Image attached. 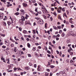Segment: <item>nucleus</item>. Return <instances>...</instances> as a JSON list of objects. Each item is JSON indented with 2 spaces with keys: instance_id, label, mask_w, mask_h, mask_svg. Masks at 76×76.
I'll return each instance as SVG.
<instances>
[{
  "instance_id": "nucleus-12",
  "label": "nucleus",
  "mask_w": 76,
  "mask_h": 76,
  "mask_svg": "<svg viewBox=\"0 0 76 76\" xmlns=\"http://www.w3.org/2000/svg\"><path fill=\"white\" fill-rule=\"evenodd\" d=\"M7 24L8 25V26H9L10 25H11V24H12V23H11V22H10L9 21H8L7 22Z\"/></svg>"
},
{
  "instance_id": "nucleus-46",
  "label": "nucleus",
  "mask_w": 76,
  "mask_h": 76,
  "mask_svg": "<svg viewBox=\"0 0 76 76\" xmlns=\"http://www.w3.org/2000/svg\"><path fill=\"white\" fill-rule=\"evenodd\" d=\"M51 68H54V66L53 65H51L50 66Z\"/></svg>"
},
{
  "instance_id": "nucleus-52",
  "label": "nucleus",
  "mask_w": 76,
  "mask_h": 76,
  "mask_svg": "<svg viewBox=\"0 0 76 76\" xmlns=\"http://www.w3.org/2000/svg\"><path fill=\"white\" fill-rule=\"evenodd\" d=\"M34 67L35 68H36L37 67V65L36 64H35L34 65Z\"/></svg>"
},
{
  "instance_id": "nucleus-38",
  "label": "nucleus",
  "mask_w": 76,
  "mask_h": 76,
  "mask_svg": "<svg viewBox=\"0 0 76 76\" xmlns=\"http://www.w3.org/2000/svg\"><path fill=\"white\" fill-rule=\"evenodd\" d=\"M64 33H63L61 34V37H63L64 36Z\"/></svg>"
},
{
  "instance_id": "nucleus-43",
  "label": "nucleus",
  "mask_w": 76,
  "mask_h": 76,
  "mask_svg": "<svg viewBox=\"0 0 76 76\" xmlns=\"http://www.w3.org/2000/svg\"><path fill=\"white\" fill-rule=\"evenodd\" d=\"M69 50H71V51H73V49H72V48H71L70 47L69 48Z\"/></svg>"
},
{
  "instance_id": "nucleus-26",
  "label": "nucleus",
  "mask_w": 76,
  "mask_h": 76,
  "mask_svg": "<svg viewBox=\"0 0 76 76\" xmlns=\"http://www.w3.org/2000/svg\"><path fill=\"white\" fill-rule=\"evenodd\" d=\"M49 74L48 72H46L45 73V75L46 76H48Z\"/></svg>"
},
{
  "instance_id": "nucleus-13",
  "label": "nucleus",
  "mask_w": 76,
  "mask_h": 76,
  "mask_svg": "<svg viewBox=\"0 0 76 76\" xmlns=\"http://www.w3.org/2000/svg\"><path fill=\"white\" fill-rule=\"evenodd\" d=\"M27 45V47H28V48H30V47H31V45H30V44H29V43H28Z\"/></svg>"
},
{
  "instance_id": "nucleus-3",
  "label": "nucleus",
  "mask_w": 76,
  "mask_h": 76,
  "mask_svg": "<svg viewBox=\"0 0 76 76\" xmlns=\"http://www.w3.org/2000/svg\"><path fill=\"white\" fill-rule=\"evenodd\" d=\"M22 4L23 7H27L28 6V4L26 3H23Z\"/></svg>"
},
{
  "instance_id": "nucleus-59",
  "label": "nucleus",
  "mask_w": 76,
  "mask_h": 76,
  "mask_svg": "<svg viewBox=\"0 0 76 76\" xmlns=\"http://www.w3.org/2000/svg\"><path fill=\"white\" fill-rule=\"evenodd\" d=\"M66 13H67V15H69V11H68V10L66 11Z\"/></svg>"
},
{
  "instance_id": "nucleus-50",
  "label": "nucleus",
  "mask_w": 76,
  "mask_h": 76,
  "mask_svg": "<svg viewBox=\"0 0 76 76\" xmlns=\"http://www.w3.org/2000/svg\"><path fill=\"white\" fill-rule=\"evenodd\" d=\"M1 35L2 37H5V35L4 34H1Z\"/></svg>"
},
{
  "instance_id": "nucleus-33",
  "label": "nucleus",
  "mask_w": 76,
  "mask_h": 76,
  "mask_svg": "<svg viewBox=\"0 0 76 76\" xmlns=\"http://www.w3.org/2000/svg\"><path fill=\"white\" fill-rule=\"evenodd\" d=\"M33 38H34V39H35V38H36V35H33Z\"/></svg>"
},
{
  "instance_id": "nucleus-17",
  "label": "nucleus",
  "mask_w": 76,
  "mask_h": 76,
  "mask_svg": "<svg viewBox=\"0 0 76 76\" xmlns=\"http://www.w3.org/2000/svg\"><path fill=\"white\" fill-rule=\"evenodd\" d=\"M30 68L29 67H25V69L26 70H29Z\"/></svg>"
},
{
  "instance_id": "nucleus-44",
  "label": "nucleus",
  "mask_w": 76,
  "mask_h": 76,
  "mask_svg": "<svg viewBox=\"0 0 76 76\" xmlns=\"http://www.w3.org/2000/svg\"><path fill=\"white\" fill-rule=\"evenodd\" d=\"M18 68H17L15 67L14 69V70H18Z\"/></svg>"
},
{
  "instance_id": "nucleus-57",
  "label": "nucleus",
  "mask_w": 76,
  "mask_h": 76,
  "mask_svg": "<svg viewBox=\"0 0 76 76\" xmlns=\"http://www.w3.org/2000/svg\"><path fill=\"white\" fill-rule=\"evenodd\" d=\"M71 50H70V49H68V53H70V51H71Z\"/></svg>"
},
{
  "instance_id": "nucleus-1",
  "label": "nucleus",
  "mask_w": 76,
  "mask_h": 76,
  "mask_svg": "<svg viewBox=\"0 0 76 76\" xmlns=\"http://www.w3.org/2000/svg\"><path fill=\"white\" fill-rule=\"evenodd\" d=\"M37 22L38 23H39V24H40V25H42L44 23V21L42 20H37Z\"/></svg>"
},
{
  "instance_id": "nucleus-42",
  "label": "nucleus",
  "mask_w": 76,
  "mask_h": 76,
  "mask_svg": "<svg viewBox=\"0 0 76 76\" xmlns=\"http://www.w3.org/2000/svg\"><path fill=\"white\" fill-rule=\"evenodd\" d=\"M58 19H60V20H61V17L60 16H58Z\"/></svg>"
},
{
  "instance_id": "nucleus-39",
  "label": "nucleus",
  "mask_w": 76,
  "mask_h": 76,
  "mask_svg": "<svg viewBox=\"0 0 76 76\" xmlns=\"http://www.w3.org/2000/svg\"><path fill=\"white\" fill-rule=\"evenodd\" d=\"M47 53H48L49 54H51V52H50V51L48 50L47 51Z\"/></svg>"
},
{
  "instance_id": "nucleus-4",
  "label": "nucleus",
  "mask_w": 76,
  "mask_h": 76,
  "mask_svg": "<svg viewBox=\"0 0 76 76\" xmlns=\"http://www.w3.org/2000/svg\"><path fill=\"white\" fill-rule=\"evenodd\" d=\"M20 11L21 12V14H22L23 15L25 14V11L24 10H20Z\"/></svg>"
},
{
  "instance_id": "nucleus-16",
  "label": "nucleus",
  "mask_w": 76,
  "mask_h": 76,
  "mask_svg": "<svg viewBox=\"0 0 76 76\" xmlns=\"http://www.w3.org/2000/svg\"><path fill=\"white\" fill-rule=\"evenodd\" d=\"M23 34H27V31L25 30H24L23 31Z\"/></svg>"
},
{
  "instance_id": "nucleus-19",
  "label": "nucleus",
  "mask_w": 76,
  "mask_h": 76,
  "mask_svg": "<svg viewBox=\"0 0 76 76\" xmlns=\"http://www.w3.org/2000/svg\"><path fill=\"white\" fill-rule=\"evenodd\" d=\"M47 25H48V24H47V23H46L45 24V28H47Z\"/></svg>"
},
{
  "instance_id": "nucleus-8",
  "label": "nucleus",
  "mask_w": 76,
  "mask_h": 76,
  "mask_svg": "<svg viewBox=\"0 0 76 76\" xmlns=\"http://www.w3.org/2000/svg\"><path fill=\"white\" fill-rule=\"evenodd\" d=\"M1 1L2 2H3V3H4V4H6V3H5V2H6L7 1L6 0H1Z\"/></svg>"
},
{
  "instance_id": "nucleus-64",
  "label": "nucleus",
  "mask_w": 76,
  "mask_h": 76,
  "mask_svg": "<svg viewBox=\"0 0 76 76\" xmlns=\"http://www.w3.org/2000/svg\"><path fill=\"white\" fill-rule=\"evenodd\" d=\"M29 65L30 66H32V63H29Z\"/></svg>"
},
{
  "instance_id": "nucleus-18",
  "label": "nucleus",
  "mask_w": 76,
  "mask_h": 76,
  "mask_svg": "<svg viewBox=\"0 0 76 76\" xmlns=\"http://www.w3.org/2000/svg\"><path fill=\"white\" fill-rule=\"evenodd\" d=\"M42 16L45 19H47V18H46V16H45V15H43Z\"/></svg>"
},
{
  "instance_id": "nucleus-25",
  "label": "nucleus",
  "mask_w": 76,
  "mask_h": 76,
  "mask_svg": "<svg viewBox=\"0 0 76 76\" xmlns=\"http://www.w3.org/2000/svg\"><path fill=\"white\" fill-rule=\"evenodd\" d=\"M57 28L58 29H61V26H57Z\"/></svg>"
},
{
  "instance_id": "nucleus-30",
  "label": "nucleus",
  "mask_w": 76,
  "mask_h": 76,
  "mask_svg": "<svg viewBox=\"0 0 76 76\" xmlns=\"http://www.w3.org/2000/svg\"><path fill=\"white\" fill-rule=\"evenodd\" d=\"M6 61H8V62L9 61H10L9 58H8V59H6Z\"/></svg>"
},
{
  "instance_id": "nucleus-5",
  "label": "nucleus",
  "mask_w": 76,
  "mask_h": 76,
  "mask_svg": "<svg viewBox=\"0 0 76 76\" xmlns=\"http://www.w3.org/2000/svg\"><path fill=\"white\" fill-rule=\"evenodd\" d=\"M68 34L69 35H74V32L73 31H70L69 32Z\"/></svg>"
},
{
  "instance_id": "nucleus-22",
  "label": "nucleus",
  "mask_w": 76,
  "mask_h": 76,
  "mask_svg": "<svg viewBox=\"0 0 76 76\" xmlns=\"http://www.w3.org/2000/svg\"><path fill=\"white\" fill-rule=\"evenodd\" d=\"M20 13H19V12H17L16 13H15V15H19Z\"/></svg>"
},
{
  "instance_id": "nucleus-54",
  "label": "nucleus",
  "mask_w": 76,
  "mask_h": 76,
  "mask_svg": "<svg viewBox=\"0 0 76 76\" xmlns=\"http://www.w3.org/2000/svg\"><path fill=\"white\" fill-rule=\"evenodd\" d=\"M64 24H62L61 25V28H63V27H64Z\"/></svg>"
},
{
  "instance_id": "nucleus-61",
  "label": "nucleus",
  "mask_w": 76,
  "mask_h": 76,
  "mask_svg": "<svg viewBox=\"0 0 76 76\" xmlns=\"http://www.w3.org/2000/svg\"><path fill=\"white\" fill-rule=\"evenodd\" d=\"M53 44H56V42L55 41L53 40Z\"/></svg>"
},
{
  "instance_id": "nucleus-6",
  "label": "nucleus",
  "mask_w": 76,
  "mask_h": 76,
  "mask_svg": "<svg viewBox=\"0 0 76 76\" xmlns=\"http://www.w3.org/2000/svg\"><path fill=\"white\" fill-rule=\"evenodd\" d=\"M21 20H22V21H24V20H25V18L24 16H22L21 17Z\"/></svg>"
},
{
  "instance_id": "nucleus-62",
  "label": "nucleus",
  "mask_w": 76,
  "mask_h": 76,
  "mask_svg": "<svg viewBox=\"0 0 76 76\" xmlns=\"http://www.w3.org/2000/svg\"><path fill=\"white\" fill-rule=\"evenodd\" d=\"M76 57H74L72 59L73 60H75L76 59Z\"/></svg>"
},
{
  "instance_id": "nucleus-29",
  "label": "nucleus",
  "mask_w": 76,
  "mask_h": 76,
  "mask_svg": "<svg viewBox=\"0 0 76 76\" xmlns=\"http://www.w3.org/2000/svg\"><path fill=\"white\" fill-rule=\"evenodd\" d=\"M18 29L20 31H22V28L21 27H19Z\"/></svg>"
},
{
  "instance_id": "nucleus-7",
  "label": "nucleus",
  "mask_w": 76,
  "mask_h": 76,
  "mask_svg": "<svg viewBox=\"0 0 76 76\" xmlns=\"http://www.w3.org/2000/svg\"><path fill=\"white\" fill-rule=\"evenodd\" d=\"M72 20H73V19H72V18H70L69 19V22L71 23H73V22L72 21Z\"/></svg>"
},
{
  "instance_id": "nucleus-35",
  "label": "nucleus",
  "mask_w": 76,
  "mask_h": 76,
  "mask_svg": "<svg viewBox=\"0 0 76 76\" xmlns=\"http://www.w3.org/2000/svg\"><path fill=\"white\" fill-rule=\"evenodd\" d=\"M1 60H4V58H3V57H2L1 58Z\"/></svg>"
},
{
  "instance_id": "nucleus-28",
  "label": "nucleus",
  "mask_w": 76,
  "mask_h": 76,
  "mask_svg": "<svg viewBox=\"0 0 76 76\" xmlns=\"http://www.w3.org/2000/svg\"><path fill=\"white\" fill-rule=\"evenodd\" d=\"M53 28L54 29H56V30H57V28L56 27V26H53Z\"/></svg>"
},
{
  "instance_id": "nucleus-60",
  "label": "nucleus",
  "mask_w": 76,
  "mask_h": 76,
  "mask_svg": "<svg viewBox=\"0 0 76 76\" xmlns=\"http://www.w3.org/2000/svg\"><path fill=\"white\" fill-rule=\"evenodd\" d=\"M47 71L48 72H50V69H46Z\"/></svg>"
},
{
  "instance_id": "nucleus-63",
  "label": "nucleus",
  "mask_w": 76,
  "mask_h": 76,
  "mask_svg": "<svg viewBox=\"0 0 76 76\" xmlns=\"http://www.w3.org/2000/svg\"><path fill=\"white\" fill-rule=\"evenodd\" d=\"M39 6H42V4H41V3H39Z\"/></svg>"
},
{
  "instance_id": "nucleus-48",
  "label": "nucleus",
  "mask_w": 76,
  "mask_h": 76,
  "mask_svg": "<svg viewBox=\"0 0 76 76\" xmlns=\"http://www.w3.org/2000/svg\"><path fill=\"white\" fill-rule=\"evenodd\" d=\"M28 57H31V55L30 54H28Z\"/></svg>"
},
{
  "instance_id": "nucleus-11",
  "label": "nucleus",
  "mask_w": 76,
  "mask_h": 76,
  "mask_svg": "<svg viewBox=\"0 0 76 76\" xmlns=\"http://www.w3.org/2000/svg\"><path fill=\"white\" fill-rule=\"evenodd\" d=\"M2 24L4 26H6V23L4 22H3Z\"/></svg>"
},
{
  "instance_id": "nucleus-45",
  "label": "nucleus",
  "mask_w": 76,
  "mask_h": 76,
  "mask_svg": "<svg viewBox=\"0 0 76 76\" xmlns=\"http://www.w3.org/2000/svg\"><path fill=\"white\" fill-rule=\"evenodd\" d=\"M53 75V73L52 72H50V76H52V75Z\"/></svg>"
},
{
  "instance_id": "nucleus-34",
  "label": "nucleus",
  "mask_w": 76,
  "mask_h": 76,
  "mask_svg": "<svg viewBox=\"0 0 76 76\" xmlns=\"http://www.w3.org/2000/svg\"><path fill=\"white\" fill-rule=\"evenodd\" d=\"M31 1H32V2L33 3H35V2L36 1H35V0H31Z\"/></svg>"
},
{
  "instance_id": "nucleus-51",
  "label": "nucleus",
  "mask_w": 76,
  "mask_h": 76,
  "mask_svg": "<svg viewBox=\"0 0 76 76\" xmlns=\"http://www.w3.org/2000/svg\"><path fill=\"white\" fill-rule=\"evenodd\" d=\"M51 10L52 11H54V8H51Z\"/></svg>"
},
{
  "instance_id": "nucleus-36",
  "label": "nucleus",
  "mask_w": 76,
  "mask_h": 76,
  "mask_svg": "<svg viewBox=\"0 0 76 76\" xmlns=\"http://www.w3.org/2000/svg\"><path fill=\"white\" fill-rule=\"evenodd\" d=\"M11 47H14V45L13 44H12L11 45Z\"/></svg>"
},
{
  "instance_id": "nucleus-49",
  "label": "nucleus",
  "mask_w": 76,
  "mask_h": 76,
  "mask_svg": "<svg viewBox=\"0 0 76 76\" xmlns=\"http://www.w3.org/2000/svg\"><path fill=\"white\" fill-rule=\"evenodd\" d=\"M34 15H36V16H38V14L37 13H34Z\"/></svg>"
},
{
  "instance_id": "nucleus-58",
  "label": "nucleus",
  "mask_w": 76,
  "mask_h": 76,
  "mask_svg": "<svg viewBox=\"0 0 76 76\" xmlns=\"http://www.w3.org/2000/svg\"><path fill=\"white\" fill-rule=\"evenodd\" d=\"M63 30H64V31L65 32H66V28H64V29Z\"/></svg>"
},
{
  "instance_id": "nucleus-9",
  "label": "nucleus",
  "mask_w": 76,
  "mask_h": 76,
  "mask_svg": "<svg viewBox=\"0 0 76 76\" xmlns=\"http://www.w3.org/2000/svg\"><path fill=\"white\" fill-rule=\"evenodd\" d=\"M42 10L43 11V12L44 13H45V10H44V9H45V8H44V7H42Z\"/></svg>"
},
{
  "instance_id": "nucleus-56",
  "label": "nucleus",
  "mask_w": 76,
  "mask_h": 76,
  "mask_svg": "<svg viewBox=\"0 0 76 76\" xmlns=\"http://www.w3.org/2000/svg\"><path fill=\"white\" fill-rule=\"evenodd\" d=\"M62 11H63V12H65V10H64V8H63L62 9Z\"/></svg>"
},
{
  "instance_id": "nucleus-20",
  "label": "nucleus",
  "mask_w": 76,
  "mask_h": 76,
  "mask_svg": "<svg viewBox=\"0 0 76 76\" xmlns=\"http://www.w3.org/2000/svg\"><path fill=\"white\" fill-rule=\"evenodd\" d=\"M70 42V41H69V40H67L66 41V43L67 44H69Z\"/></svg>"
},
{
  "instance_id": "nucleus-23",
  "label": "nucleus",
  "mask_w": 76,
  "mask_h": 76,
  "mask_svg": "<svg viewBox=\"0 0 76 76\" xmlns=\"http://www.w3.org/2000/svg\"><path fill=\"white\" fill-rule=\"evenodd\" d=\"M33 34H36V33L35 32V30H33Z\"/></svg>"
},
{
  "instance_id": "nucleus-40",
  "label": "nucleus",
  "mask_w": 76,
  "mask_h": 76,
  "mask_svg": "<svg viewBox=\"0 0 76 76\" xmlns=\"http://www.w3.org/2000/svg\"><path fill=\"white\" fill-rule=\"evenodd\" d=\"M75 27V26L73 25H71V27L73 28H74Z\"/></svg>"
},
{
  "instance_id": "nucleus-14",
  "label": "nucleus",
  "mask_w": 76,
  "mask_h": 76,
  "mask_svg": "<svg viewBox=\"0 0 76 76\" xmlns=\"http://www.w3.org/2000/svg\"><path fill=\"white\" fill-rule=\"evenodd\" d=\"M65 16V17H66V18H67V16L66 15V14L65 13H64L63 14V17Z\"/></svg>"
},
{
  "instance_id": "nucleus-21",
  "label": "nucleus",
  "mask_w": 76,
  "mask_h": 76,
  "mask_svg": "<svg viewBox=\"0 0 76 76\" xmlns=\"http://www.w3.org/2000/svg\"><path fill=\"white\" fill-rule=\"evenodd\" d=\"M0 10H2V11H3L4 10V7H2L0 9Z\"/></svg>"
},
{
  "instance_id": "nucleus-10",
  "label": "nucleus",
  "mask_w": 76,
  "mask_h": 76,
  "mask_svg": "<svg viewBox=\"0 0 76 76\" xmlns=\"http://www.w3.org/2000/svg\"><path fill=\"white\" fill-rule=\"evenodd\" d=\"M0 18L1 19H3V15L1 14V13L0 12Z\"/></svg>"
},
{
  "instance_id": "nucleus-47",
  "label": "nucleus",
  "mask_w": 76,
  "mask_h": 76,
  "mask_svg": "<svg viewBox=\"0 0 76 76\" xmlns=\"http://www.w3.org/2000/svg\"><path fill=\"white\" fill-rule=\"evenodd\" d=\"M62 32V30H59V33L60 34H61Z\"/></svg>"
},
{
  "instance_id": "nucleus-31",
  "label": "nucleus",
  "mask_w": 76,
  "mask_h": 76,
  "mask_svg": "<svg viewBox=\"0 0 76 76\" xmlns=\"http://www.w3.org/2000/svg\"><path fill=\"white\" fill-rule=\"evenodd\" d=\"M69 53H70L71 56H72V55H73V53L72 52H70Z\"/></svg>"
},
{
  "instance_id": "nucleus-27",
  "label": "nucleus",
  "mask_w": 76,
  "mask_h": 76,
  "mask_svg": "<svg viewBox=\"0 0 76 76\" xmlns=\"http://www.w3.org/2000/svg\"><path fill=\"white\" fill-rule=\"evenodd\" d=\"M36 47H34L33 48V51H35L36 50Z\"/></svg>"
},
{
  "instance_id": "nucleus-24",
  "label": "nucleus",
  "mask_w": 76,
  "mask_h": 76,
  "mask_svg": "<svg viewBox=\"0 0 76 76\" xmlns=\"http://www.w3.org/2000/svg\"><path fill=\"white\" fill-rule=\"evenodd\" d=\"M61 10H58L57 12L58 13H60L61 12Z\"/></svg>"
},
{
  "instance_id": "nucleus-55",
  "label": "nucleus",
  "mask_w": 76,
  "mask_h": 76,
  "mask_svg": "<svg viewBox=\"0 0 76 76\" xmlns=\"http://www.w3.org/2000/svg\"><path fill=\"white\" fill-rule=\"evenodd\" d=\"M55 1H56V2H57V3H58V4H60V3H59V2H58V1L56 0H55Z\"/></svg>"
},
{
  "instance_id": "nucleus-2",
  "label": "nucleus",
  "mask_w": 76,
  "mask_h": 76,
  "mask_svg": "<svg viewBox=\"0 0 76 76\" xmlns=\"http://www.w3.org/2000/svg\"><path fill=\"white\" fill-rule=\"evenodd\" d=\"M11 21L12 22V25L13 26H15L16 24V20H13Z\"/></svg>"
},
{
  "instance_id": "nucleus-15",
  "label": "nucleus",
  "mask_w": 76,
  "mask_h": 76,
  "mask_svg": "<svg viewBox=\"0 0 76 76\" xmlns=\"http://www.w3.org/2000/svg\"><path fill=\"white\" fill-rule=\"evenodd\" d=\"M17 49V48H16V47H15L14 48V52H16V51H17V50H16Z\"/></svg>"
},
{
  "instance_id": "nucleus-41",
  "label": "nucleus",
  "mask_w": 76,
  "mask_h": 76,
  "mask_svg": "<svg viewBox=\"0 0 76 76\" xmlns=\"http://www.w3.org/2000/svg\"><path fill=\"white\" fill-rule=\"evenodd\" d=\"M62 9V8L60 7H59L58 8L59 10H61Z\"/></svg>"
},
{
  "instance_id": "nucleus-53",
  "label": "nucleus",
  "mask_w": 76,
  "mask_h": 76,
  "mask_svg": "<svg viewBox=\"0 0 76 76\" xmlns=\"http://www.w3.org/2000/svg\"><path fill=\"white\" fill-rule=\"evenodd\" d=\"M21 39H22V40H23V41H24V40L25 39H24V38H23V37H21Z\"/></svg>"
},
{
  "instance_id": "nucleus-37",
  "label": "nucleus",
  "mask_w": 76,
  "mask_h": 76,
  "mask_svg": "<svg viewBox=\"0 0 76 76\" xmlns=\"http://www.w3.org/2000/svg\"><path fill=\"white\" fill-rule=\"evenodd\" d=\"M35 19H37V20H39V18H35Z\"/></svg>"
},
{
  "instance_id": "nucleus-32",
  "label": "nucleus",
  "mask_w": 76,
  "mask_h": 76,
  "mask_svg": "<svg viewBox=\"0 0 76 76\" xmlns=\"http://www.w3.org/2000/svg\"><path fill=\"white\" fill-rule=\"evenodd\" d=\"M53 38H57V36L54 35L53 36Z\"/></svg>"
}]
</instances>
